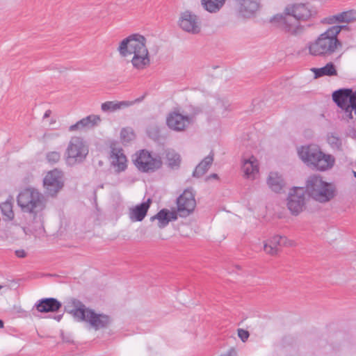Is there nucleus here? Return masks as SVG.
Masks as SVG:
<instances>
[{"label": "nucleus", "mask_w": 356, "mask_h": 356, "mask_svg": "<svg viewBox=\"0 0 356 356\" xmlns=\"http://www.w3.org/2000/svg\"><path fill=\"white\" fill-rule=\"evenodd\" d=\"M312 16V11L306 4L296 3L286 7L282 15H277L272 22H277L278 26L285 32L292 35H298L305 30L301 22L308 20Z\"/></svg>", "instance_id": "1"}, {"label": "nucleus", "mask_w": 356, "mask_h": 356, "mask_svg": "<svg viewBox=\"0 0 356 356\" xmlns=\"http://www.w3.org/2000/svg\"><path fill=\"white\" fill-rule=\"evenodd\" d=\"M145 42L146 39L143 35L132 34L124 39L118 47L122 56L134 55L131 62L133 67L139 70L146 68L150 64L149 51Z\"/></svg>", "instance_id": "2"}, {"label": "nucleus", "mask_w": 356, "mask_h": 356, "mask_svg": "<svg viewBox=\"0 0 356 356\" xmlns=\"http://www.w3.org/2000/svg\"><path fill=\"white\" fill-rule=\"evenodd\" d=\"M334 29H327L314 41L307 44L309 54L314 56L328 57L341 49L342 42L334 34Z\"/></svg>", "instance_id": "3"}, {"label": "nucleus", "mask_w": 356, "mask_h": 356, "mask_svg": "<svg viewBox=\"0 0 356 356\" xmlns=\"http://www.w3.org/2000/svg\"><path fill=\"white\" fill-rule=\"evenodd\" d=\"M298 153L305 163L320 171L329 170L334 164V157L330 154H324L316 145L302 146L298 149Z\"/></svg>", "instance_id": "4"}, {"label": "nucleus", "mask_w": 356, "mask_h": 356, "mask_svg": "<svg viewBox=\"0 0 356 356\" xmlns=\"http://www.w3.org/2000/svg\"><path fill=\"white\" fill-rule=\"evenodd\" d=\"M305 188L308 195L320 203H327L337 195L334 184L323 181L321 176L316 175L308 177Z\"/></svg>", "instance_id": "5"}, {"label": "nucleus", "mask_w": 356, "mask_h": 356, "mask_svg": "<svg viewBox=\"0 0 356 356\" xmlns=\"http://www.w3.org/2000/svg\"><path fill=\"white\" fill-rule=\"evenodd\" d=\"M17 202L23 212L35 216L44 209L47 199L38 190L28 188L19 193Z\"/></svg>", "instance_id": "6"}, {"label": "nucleus", "mask_w": 356, "mask_h": 356, "mask_svg": "<svg viewBox=\"0 0 356 356\" xmlns=\"http://www.w3.org/2000/svg\"><path fill=\"white\" fill-rule=\"evenodd\" d=\"M88 152V146L82 138L72 137L65 152L66 163L70 166L81 163Z\"/></svg>", "instance_id": "7"}, {"label": "nucleus", "mask_w": 356, "mask_h": 356, "mask_svg": "<svg viewBox=\"0 0 356 356\" xmlns=\"http://www.w3.org/2000/svg\"><path fill=\"white\" fill-rule=\"evenodd\" d=\"M332 99L343 112V119H353V111L356 115V90L351 88H342L332 93Z\"/></svg>", "instance_id": "8"}, {"label": "nucleus", "mask_w": 356, "mask_h": 356, "mask_svg": "<svg viewBox=\"0 0 356 356\" xmlns=\"http://www.w3.org/2000/svg\"><path fill=\"white\" fill-rule=\"evenodd\" d=\"M136 168L141 172H154L162 166V161L160 156L152 157L146 149H142L135 154L133 159Z\"/></svg>", "instance_id": "9"}, {"label": "nucleus", "mask_w": 356, "mask_h": 356, "mask_svg": "<svg viewBox=\"0 0 356 356\" xmlns=\"http://www.w3.org/2000/svg\"><path fill=\"white\" fill-rule=\"evenodd\" d=\"M63 177L62 172L57 169L47 172L43 179V186L47 195L54 197L62 189L64 185Z\"/></svg>", "instance_id": "10"}, {"label": "nucleus", "mask_w": 356, "mask_h": 356, "mask_svg": "<svg viewBox=\"0 0 356 356\" xmlns=\"http://www.w3.org/2000/svg\"><path fill=\"white\" fill-rule=\"evenodd\" d=\"M305 192L303 188L295 187L289 193L287 207L293 215H298L305 204Z\"/></svg>", "instance_id": "11"}, {"label": "nucleus", "mask_w": 356, "mask_h": 356, "mask_svg": "<svg viewBox=\"0 0 356 356\" xmlns=\"http://www.w3.org/2000/svg\"><path fill=\"white\" fill-rule=\"evenodd\" d=\"M178 24L183 31L189 33L197 34L201 31V22L199 17L188 10L181 13Z\"/></svg>", "instance_id": "12"}, {"label": "nucleus", "mask_w": 356, "mask_h": 356, "mask_svg": "<svg viewBox=\"0 0 356 356\" xmlns=\"http://www.w3.org/2000/svg\"><path fill=\"white\" fill-rule=\"evenodd\" d=\"M177 205L181 217L189 216L196 207L195 195L192 190L186 189L177 199Z\"/></svg>", "instance_id": "13"}, {"label": "nucleus", "mask_w": 356, "mask_h": 356, "mask_svg": "<svg viewBox=\"0 0 356 356\" xmlns=\"http://www.w3.org/2000/svg\"><path fill=\"white\" fill-rule=\"evenodd\" d=\"M89 323L95 330L106 328L111 323L109 316L104 314H97L94 310L88 311L86 318L83 321Z\"/></svg>", "instance_id": "14"}, {"label": "nucleus", "mask_w": 356, "mask_h": 356, "mask_svg": "<svg viewBox=\"0 0 356 356\" xmlns=\"http://www.w3.org/2000/svg\"><path fill=\"white\" fill-rule=\"evenodd\" d=\"M191 123L188 116L183 115L177 112L170 113L167 118L168 127L174 131H181Z\"/></svg>", "instance_id": "15"}, {"label": "nucleus", "mask_w": 356, "mask_h": 356, "mask_svg": "<svg viewBox=\"0 0 356 356\" xmlns=\"http://www.w3.org/2000/svg\"><path fill=\"white\" fill-rule=\"evenodd\" d=\"M294 242L286 236L276 235L272 237L264 245V251L270 255H275L278 252V246H293Z\"/></svg>", "instance_id": "16"}, {"label": "nucleus", "mask_w": 356, "mask_h": 356, "mask_svg": "<svg viewBox=\"0 0 356 356\" xmlns=\"http://www.w3.org/2000/svg\"><path fill=\"white\" fill-rule=\"evenodd\" d=\"M356 21V10H350L325 17L322 23L327 24H336L340 23L349 24Z\"/></svg>", "instance_id": "17"}, {"label": "nucleus", "mask_w": 356, "mask_h": 356, "mask_svg": "<svg viewBox=\"0 0 356 356\" xmlns=\"http://www.w3.org/2000/svg\"><path fill=\"white\" fill-rule=\"evenodd\" d=\"M62 307V304L54 298H46L39 300L34 307L41 313L56 312Z\"/></svg>", "instance_id": "18"}, {"label": "nucleus", "mask_w": 356, "mask_h": 356, "mask_svg": "<svg viewBox=\"0 0 356 356\" xmlns=\"http://www.w3.org/2000/svg\"><path fill=\"white\" fill-rule=\"evenodd\" d=\"M239 6V13L244 17L253 16L260 8V0H234Z\"/></svg>", "instance_id": "19"}, {"label": "nucleus", "mask_w": 356, "mask_h": 356, "mask_svg": "<svg viewBox=\"0 0 356 356\" xmlns=\"http://www.w3.org/2000/svg\"><path fill=\"white\" fill-rule=\"evenodd\" d=\"M111 160L112 165L115 168L117 172L124 171L127 168V157L121 148H116L111 146Z\"/></svg>", "instance_id": "20"}, {"label": "nucleus", "mask_w": 356, "mask_h": 356, "mask_svg": "<svg viewBox=\"0 0 356 356\" xmlns=\"http://www.w3.org/2000/svg\"><path fill=\"white\" fill-rule=\"evenodd\" d=\"M67 307H72L69 311L78 321H82L86 318L88 311L90 309L86 308V305L79 300L73 298L68 302Z\"/></svg>", "instance_id": "21"}, {"label": "nucleus", "mask_w": 356, "mask_h": 356, "mask_svg": "<svg viewBox=\"0 0 356 356\" xmlns=\"http://www.w3.org/2000/svg\"><path fill=\"white\" fill-rule=\"evenodd\" d=\"M100 120L101 119L99 116L95 115H90L80 120L74 124L71 125L69 127V131H74L77 130L91 129L96 126L100 122Z\"/></svg>", "instance_id": "22"}, {"label": "nucleus", "mask_w": 356, "mask_h": 356, "mask_svg": "<svg viewBox=\"0 0 356 356\" xmlns=\"http://www.w3.org/2000/svg\"><path fill=\"white\" fill-rule=\"evenodd\" d=\"M151 204V200L148 199L147 202L136 205L131 209L129 211V218L131 221H142L145 217Z\"/></svg>", "instance_id": "23"}, {"label": "nucleus", "mask_w": 356, "mask_h": 356, "mask_svg": "<svg viewBox=\"0 0 356 356\" xmlns=\"http://www.w3.org/2000/svg\"><path fill=\"white\" fill-rule=\"evenodd\" d=\"M242 170L245 177L254 179L259 173L258 161L253 156L248 159H245L243 162Z\"/></svg>", "instance_id": "24"}, {"label": "nucleus", "mask_w": 356, "mask_h": 356, "mask_svg": "<svg viewBox=\"0 0 356 356\" xmlns=\"http://www.w3.org/2000/svg\"><path fill=\"white\" fill-rule=\"evenodd\" d=\"M143 97L138 98L136 99L134 102L129 101H122V102H115V101H108L103 103L101 106V108L104 112H114L118 110H120L122 108L129 107L133 105L135 102H140Z\"/></svg>", "instance_id": "25"}, {"label": "nucleus", "mask_w": 356, "mask_h": 356, "mask_svg": "<svg viewBox=\"0 0 356 356\" xmlns=\"http://www.w3.org/2000/svg\"><path fill=\"white\" fill-rule=\"evenodd\" d=\"M214 154L211 152L210 154L202 159V161L195 167L193 176L200 178L202 177L209 169L213 162Z\"/></svg>", "instance_id": "26"}, {"label": "nucleus", "mask_w": 356, "mask_h": 356, "mask_svg": "<svg viewBox=\"0 0 356 356\" xmlns=\"http://www.w3.org/2000/svg\"><path fill=\"white\" fill-rule=\"evenodd\" d=\"M267 184L273 191L280 193L284 186L285 182L277 172H270L267 179Z\"/></svg>", "instance_id": "27"}, {"label": "nucleus", "mask_w": 356, "mask_h": 356, "mask_svg": "<svg viewBox=\"0 0 356 356\" xmlns=\"http://www.w3.org/2000/svg\"><path fill=\"white\" fill-rule=\"evenodd\" d=\"M312 71L314 72L315 78H320L325 76H332L337 75V70L336 67L332 62L327 63L322 67H314L312 69Z\"/></svg>", "instance_id": "28"}, {"label": "nucleus", "mask_w": 356, "mask_h": 356, "mask_svg": "<svg viewBox=\"0 0 356 356\" xmlns=\"http://www.w3.org/2000/svg\"><path fill=\"white\" fill-rule=\"evenodd\" d=\"M158 220V226L162 229L166 227L170 222V218H168V210L163 209L160 210L156 215L150 218L151 221Z\"/></svg>", "instance_id": "29"}, {"label": "nucleus", "mask_w": 356, "mask_h": 356, "mask_svg": "<svg viewBox=\"0 0 356 356\" xmlns=\"http://www.w3.org/2000/svg\"><path fill=\"white\" fill-rule=\"evenodd\" d=\"M225 3V0H202L203 7L210 13L218 12Z\"/></svg>", "instance_id": "30"}, {"label": "nucleus", "mask_w": 356, "mask_h": 356, "mask_svg": "<svg viewBox=\"0 0 356 356\" xmlns=\"http://www.w3.org/2000/svg\"><path fill=\"white\" fill-rule=\"evenodd\" d=\"M168 165L170 168H178L181 163V156L175 150H169L166 153Z\"/></svg>", "instance_id": "31"}, {"label": "nucleus", "mask_w": 356, "mask_h": 356, "mask_svg": "<svg viewBox=\"0 0 356 356\" xmlns=\"http://www.w3.org/2000/svg\"><path fill=\"white\" fill-rule=\"evenodd\" d=\"M1 213L6 219L11 220L14 218V212L13 210V204L9 202H6L0 205Z\"/></svg>", "instance_id": "32"}, {"label": "nucleus", "mask_w": 356, "mask_h": 356, "mask_svg": "<svg viewBox=\"0 0 356 356\" xmlns=\"http://www.w3.org/2000/svg\"><path fill=\"white\" fill-rule=\"evenodd\" d=\"M120 138L123 143H129L135 138V134L131 128H123L120 131Z\"/></svg>", "instance_id": "33"}, {"label": "nucleus", "mask_w": 356, "mask_h": 356, "mask_svg": "<svg viewBox=\"0 0 356 356\" xmlns=\"http://www.w3.org/2000/svg\"><path fill=\"white\" fill-rule=\"evenodd\" d=\"M46 159L50 164H55L60 159V154L58 152H49L46 155Z\"/></svg>", "instance_id": "34"}, {"label": "nucleus", "mask_w": 356, "mask_h": 356, "mask_svg": "<svg viewBox=\"0 0 356 356\" xmlns=\"http://www.w3.org/2000/svg\"><path fill=\"white\" fill-rule=\"evenodd\" d=\"M327 140L332 147L339 148L341 145V140L334 135L329 136Z\"/></svg>", "instance_id": "35"}, {"label": "nucleus", "mask_w": 356, "mask_h": 356, "mask_svg": "<svg viewBox=\"0 0 356 356\" xmlns=\"http://www.w3.org/2000/svg\"><path fill=\"white\" fill-rule=\"evenodd\" d=\"M238 336L241 339L242 341L245 342V341L248 340L250 334L247 330H245L243 329H238Z\"/></svg>", "instance_id": "36"}, {"label": "nucleus", "mask_w": 356, "mask_h": 356, "mask_svg": "<svg viewBox=\"0 0 356 356\" xmlns=\"http://www.w3.org/2000/svg\"><path fill=\"white\" fill-rule=\"evenodd\" d=\"M333 26H330V28H328V29H334V31H333L334 32V34H335V36L336 37H338V35L340 33V32L341 31L342 29H347V26L346 25H334V24H332Z\"/></svg>", "instance_id": "37"}, {"label": "nucleus", "mask_w": 356, "mask_h": 356, "mask_svg": "<svg viewBox=\"0 0 356 356\" xmlns=\"http://www.w3.org/2000/svg\"><path fill=\"white\" fill-rule=\"evenodd\" d=\"M15 254L19 258H24L26 257V252L24 250H18L15 251Z\"/></svg>", "instance_id": "38"}, {"label": "nucleus", "mask_w": 356, "mask_h": 356, "mask_svg": "<svg viewBox=\"0 0 356 356\" xmlns=\"http://www.w3.org/2000/svg\"><path fill=\"white\" fill-rule=\"evenodd\" d=\"M168 218H170V221L175 220L177 218V213L175 212H170L168 211Z\"/></svg>", "instance_id": "39"}, {"label": "nucleus", "mask_w": 356, "mask_h": 356, "mask_svg": "<svg viewBox=\"0 0 356 356\" xmlns=\"http://www.w3.org/2000/svg\"><path fill=\"white\" fill-rule=\"evenodd\" d=\"M221 356H237V353L234 349H232L227 353V354Z\"/></svg>", "instance_id": "40"}, {"label": "nucleus", "mask_w": 356, "mask_h": 356, "mask_svg": "<svg viewBox=\"0 0 356 356\" xmlns=\"http://www.w3.org/2000/svg\"><path fill=\"white\" fill-rule=\"evenodd\" d=\"M210 179H218V175L217 174H216V173H213V174H211L209 176H208L206 179L209 180Z\"/></svg>", "instance_id": "41"}, {"label": "nucleus", "mask_w": 356, "mask_h": 356, "mask_svg": "<svg viewBox=\"0 0 356 356\" xmlns=\"http://www.w3.org/2000/svg\"><path fill=\"white\" fill-rule=\"evenodd\" d=\"M51 113V112L50 110L46 111V112L44 114L43 118H49L50 116Z\"/></svg>", "instance_id": "42"}, {"label": "nucleus", "mask_w": 356, "mask_h": 356, "mask_svg": "<svg viewBox=\"0 0 356 356\" xmlns=\"http://www.w3.org/2000/svg\"><path fill=\"white\" fill-rule=\"evenodd\" d=\"M62 316H63V315H58L55 317V319L57 320L58 321H59L61 319Z\"/></svg>", "instance_id": "43"}, {"label": "nucleus", "mask_w": 356, "mask_h": 356, "mask_svg": "<svg viewBox=\"0 0 356 356\" xmlns=\"http://www.w3.org/2000/svg\"><path fill=\"white\" fill-rule=\"evenodd\" d=\"M3 327V321L0 319V328Z\"/></svg>", "instance_id": "44"}, {"label": "nucleus", "mask_w": 356, "mask_h": 356, "mask_svg": "<svg viewBox=\"0 0 356 356\" xmlns=\"http://www.w3.org/2000/svg\"><path fill=\"white\" fill-rule=\"evenodd\" d=\"M353 175L356 178V172L353 171Z\"/></svg>", "instance_id": "45"}, {"label": "nucleus", "mask_w": 356, "mask_h": 356, "mask_svg": "<svg viewBox=\"0 0 356 356\" xmlns=\"http://www.w3.org/2000/svg\"><path fill=\"white\" fill-rule=\"evenodd\" d=\"M3 287V286L0 284V290Z\"/></svg>", "instance_id": "46"}]
</instances>
